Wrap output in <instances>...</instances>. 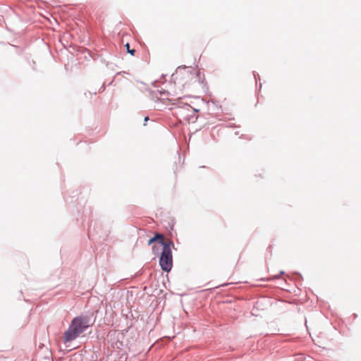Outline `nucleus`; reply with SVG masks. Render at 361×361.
Listing matches in <instances>:
<instances>
[{
    "mask_svg": "<svg viewBox=\"0 0 361 361\" xmlns=\"http://www.w3.org/2000/svg\"><path fill=\"white\" fill-rule=\"evenodd\" d=\"M155 241H159V243L162 245L163 247H164V245H173V243H171V242H170V243L164 242V235L162 234H159V233H156L154 237H153L151 239H149V240L148 241L147 244H148V245H152Z\"/></svg>",
    "mask_w": 361,
    "mask_h": 361,
    "instance_id": "20e7f679",
    "label": "nucleus"
},
{
    "mask_svg": "<svg viewBox=\"0 0 361 361\" xmlns=\"http://www.w3.org/2000/svg\"><path fill=\"white\" fill-rule=\"evenodd\" d=\"M147 120H148V117H146V118H145V121H147Z\"/></svg>",
    "mask_w": 361,
    "mask_h": 361,
    "instance_id": "0eeeda50",
    "label": "nucleus"
},
{
    "mask_svg": "<svg viewBox=\"0 0 361 361\" xmlns=\"http://www.w3.org/2000/svg\"><path fill=\"white\" fill-rule=\"evenodd\" d=\"M90 326V320L87 317L78 316L73 319L68 328L63 334L65 343L76 339Z\"/></svg>",
    "mask_w": 361,
    "mask_h": 361,
    "instance_id": "f257e3e1",
    "label": "nucleus"
},
{
    "mask_svg": "<svg viewBox=\"0 0 361 361\" xmlns=\"http://www.w3.org/2000/svg\"><path fill=\"white\" fill-rule=\"evenodd\" d=\"M129 53H130L132 55H134V52L135 51L134 49H132V50H130L128 49V51Z\"/></svg>",
    "mask_w": 361,
    "mask_h": 361,
    "instance_id": "39448f33",
    "label": "nucleus"
},
{
    "mask_svg": "<svg viewBox=\"0 0 361 361\" xmlns=\"http://www.w3.org/2000/svg\"><path fill=\"white\" fill-rule=\"evenodd\" d=\"M126 47H127V49L128 50L129 49V44H126Z\"/></svg>",
    "mask_w": 361,
    "mask_h": 361,
    "instance_id": "423d86ee",
    "label": "nucleus"
},
{
    "mask_svg": "<svg viewBox=\"0 0 361 361\" xmlns=\"http://www.w3.org/2000/svg\"><path fill=\"white\" fill-rule=\"evenodd\" d=\"M172 245H164L162 249L159 259V264L161 269L165 271H169L172 268L173 259L171 247Z\"/></svg>",
    "mask_w": 361,
    "mask_h": 361,
    "instance_id": "7ed1b4c3",
    "label": "nucleus"
},
{
    "mask_svg": "<svg viewBox=\"0 0 361 361\" xmlns=\"http://www.w3.org/2000/svg\"><path fill=\"white\" fill-rule=\"evenodd\" d=\"M196 72L190 68H178L173 75V80L178 85L185 87L190 85L196 79Z\"/></svg>",
    "mask_w": 361,
    "mask_h": 361,
    "instance_id": "f03ea898",
    "label": "nucleus"
}]
</instances>
